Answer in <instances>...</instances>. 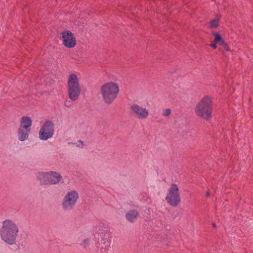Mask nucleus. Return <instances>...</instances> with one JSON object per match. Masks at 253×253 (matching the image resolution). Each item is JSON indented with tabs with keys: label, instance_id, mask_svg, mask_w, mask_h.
I'll return each instance as SVG.
<instances>
[{
	"label": "nucleus",
	"instance_id": "obj_16",
	"mask_svg": "<svg viewBox=\"0 0 253 253\" xmlns=\"http://www.w3.org/2000/svg\"><path fill=\"white\" fill-rule=\"evenodd\" d=\"M100 238L102 241H104V243L107 242L110 239V234L108 232H105L104 233H102V234L100 235Z\"/></svg>",
	"mask_w": 253,
	"mask_h": 253
},
{
	"label": "nucleus",
	"instance_id": "obj_10",
	"mask_svg": "<svg viewBox=\"0 0 253 253\" xmlns=\"http://www.w3.org/2000/svg\"><path fill=\"white\" fill-rule=\"evenodd\" d=\"M130 111L133 115L140 120L146 119L149 115L148 109L136 103L130 106Z\"/></svg>",
	"mask_w": 253,
	"mask_h": 253
},
{
	"label": "nucleus",
	"instance_id": "obj_11",
	"mask_svg": "<svg viewBox=\"0 0 253 253\" xmlns=\"http://www.w3.org/2000/svg\"><path fill=\"white\" fill-rule=\"evenodd\" d=\"M32 125V120L29 116H24L21 118L19 127L31 130Z\"/></svg>",
	"mask_w": 253,
	"mask_h": 253
},
{
	"label": "nucleus",
	"instance_id": "obj_12",
	"mask_svg": "<svg viewBox=\"0 0 253 253\" xmlns=\"http://www.w3.org/2000/svg\"><path fill=\"white\" fill-rule=\"evenodd\" d=\"M30 129L19 127L17 130L18 139L21 141H24L28 138Z\"/></svg>",
	"mask_w": 253,
	"mask_h": 253
},
{
	"label": "nucleus",
	"instance_id": "obj_18",
	"mask_svg": "<svg viewBox=\"0 0 253 253\" xmlns=\"http://www.w3.org/2000/svg\"><path fill=\"white\" fill-rule=\"evenodd\" d=\"M89 244V239H85L84 240L82 243H81V245L84 247H86V246H87Z\"/></svg>",
	"mask_w": 253,
	"mask_h": 253
},
{
	"label": "nucleus",
	"instance_id": "obj_14",
	"mask_svg": "<svg viewBox=\"0 0 253 253\" xmlns=\"http://www.w3.org/2000/svg\"><path fill=\"white\" fill-rule=\"evenodd\" d=\"M212 35L214 36L213 42L218 43L219 45H222L225 42L221 37V35L216 32H212Z\"/></svg>",
	"mask_w": 253,
	"mask_h": 253
},
{
	"label": "nucleus",
	"instance_id": "obj_4",
	"mask_svg": "<svg viewBox=\"0 0 253 253\" xmlns=\"http://www.w3.org/2000/svg\"><path fill=\"white\" fill-rule=\"evenodd\" d=\"M80 74L73 73L68 77L67 81V93L69 98L72 101L77 100L81 94L80 84Z\"/></svg>",
	"mask_w": 253,
	"mask_h": 253
},
{
	"label": "nucleus",
	"instance_id": "obj_8",
	"mask_svg": "<svg viewBox=\"0 0 253 253\" xmlns=\"http://www.w3.org/2000/svg\"><path fill=\"white\" fill-rule=\"evenodd\" d=\"M62 44L66 48H73L77 44V41L74 34L70 31L65 30L60 33Z\"/></svg>",
	"mask_w": 253,
	"mask_h": 253
},
{
	"label": "nucleus",
	"instance_id": "obj_17",
	"mask_svg": "<svg viewBox=\"0 0 253 253\" xmlns=\"http://www.w3.org/2000/svg\"><path fill=\"white\" fill-rule=\"evenodd\" d=\"M171 113V110L169 108L163 109L162 111V115L163 116H168Z\"/></svg>",
	"mask_w": 253,
	"mask_h": 253
},
{
	"label": "nucleus",
	"instance_id": "obj_9",
	"mask_svg": "<svg viewBox=\"0 0 253 253\" xmlns=\"http://www.w3.org/2000/svg\"><path fill=\"white\" fill-rule=\"evenodd\" d=\"M54 125L49 121L45 122L39 131V138L42 140H46L51 138L54 133Z\"/></svg>",
	"mask_w": 253,
	"mask_h": 253
},
{
	"label": "nucleus",
	"instance_id": "obj_3",
	"mask_svg": "<svg viewBox=\"0 0 253 253\" xmlns=\"http://www.w3.org/2000/svg\"><path fill=\"white\" fill-rule=\"evenodd\" d=\"M120 92L119 84L114 82L104 84L100 87V94L105 103L110 105L117 98Z\"/></svg>",
	"mask_w": 253,
	"mask_h": 253
},
{
	"label": "nucleus",
	"instance_id": "obj_7",
	"mask_svg": "<svg viewBox=\"0 0 253 253\" xmlns=\"http://www.w3.org/2000/svg\"><path fill=\"white\" fill-rule=\"evenodd\" d=\"M79 198L78 193L75 190L69 191L64 196L62 207L65 211L71 210L77 203Z\"/></svg>",
	"mask_w": 253,
	"mask_h": 253
},
{
	"label": "nucleus",
	"instance_id": "obj_1",
	"mask_svg": "<svg viewBox=\"0 0 253 253\" xmlns=\"http://www.w3.org/2000/svg\"><path fill=\"white\" fill-rule=\"evenodd\" d=\"M19 231L18 225L13 220L5 219L2 222L0 229L1 239L9 245L15 244Z\"/></svg>",
	"mask_w": 253,
	"mask_h": 253
},
{
	"label": "nucleus",
	"instance_id": "obj_22",
	"mask_svg": "<svg viewBox=\"0 0 253 253\" xmlns=\"http://www.w3.org/2000/svg\"><path fill=\"white\" fill-rule=\"evenodd\" d=\"M69 101H65V105L66 106H69Z\"/></svg>",
	"mask_w": 253,
	"mask_h": 253
},
{
	"label": "nucleus",
	"instance_id": "obj_24",
	"mask_svg": "<svg viewBox=\"0 0 253 253\" xmlns=\"http://www.w3.org/2000/svg\"><path fill=\"white\" fill-rule=\"evenodd\" d=\"M213 226H215V223H213Z\"/></svg>",
	"mask_w": 253,
	"mask_h": 253
},
{
	"label": "nucleus",
	"instance_id": "obj_23",
	"mask_svg": "<svg viewBox=\"0 0 253 253\" xmlns=\"http://www.w3.org/2000/svg\"><path fill=\"white\" fill-rule=\"evenodd\" d=\"M206 196L207 197H209L210 196V192L209 191H207V193H206Z\"/></svg>",
	"mask_w": 253,
	"mask_h": 253
},
{
	"label": "nucleus",
	"instance_id": "obj_13",
	"mask_svg": "<svg viewBox=\"0 0 253 253\" xmlns=\"http://www.w3.org/2000/svg\"><path fill=\"white\" fill-rule=\"evenodd\" d=\"M139 215V214L138 211L135 210H133L128 211L126 213V217L128 221L133 222L137 219Z\"/></svg>",
	"mask_w": 253,
	"mask_h": 253
},
{
	"label": "nucleus",
	"instance_id": "obj_6",
	"mask_svg": "<svg viewBox=\"0 0 253 253\" xmlns=\"http://www.w3.org/2000/svg\"><path fill=\"white\" fill-rule=\"evenodd\" d=\"M38 176L42 184H55L59 183L62 178L60 174L55 171L40 172Z\"/></svg>",
	"mask_w": 253,
	"mask_h": 253
},
{
	"label": "nucleus",
	"instance_id": "obj_19",
	"mask_svg": "<svg viewBox=\"0 0 253 253\" xmlns=\"http://www.w3.org/2000/svg\"><path fill=\"white\" fill-rule=\"evenodd\" d=\"M221 46H223L224 49L226 51H229L230 48L226 42H224Z\"/></svg>",
	"mask_w": 253,
	"mask_h": 253
},
{
	"label": "nucleus",
	"instance_id": "obj_5",
	"mask_svg": "<svg viewBox=\"0 0 253 253\" xmlns=\"http://www.w3.org/2000/svg\"><path fill=\"white\" fill-rule=\"evenodd\" d=\"M167 203L173 207H177L181 202L180 193L177 184H170L165 198Z\"/></svg>",
	"mask_w": 253,
	"mask_h": 253
},
{
	"label": "nucleus",
	"instance_id": "obj_20",
	"mask_svg": "<svg viewBox=\"0 0 253 253\" xmlns=\"http://www.w3.org/2000/svg\"><path fill=\"white\" fill-rule=\"evenodd\" d=\"M216 43H214L213 42V41L212 42V43H211L210 46L212 47V48L213 49H216L217 48V45H216Z\"/></svg>",
	"mask_w": 253,
	"mask_h": 253
},
{
	"label": "nucleus",
	"instance_id": "obj_2",
	"mask_svg": "<svg viewBox=\"0 0 253 253\" xmlns=\"http://www.w3.org/2000/svg\"><path fill=\"white\" fill-rule=\"evenodd\" d=\"M213 99L210 96H204L196 104L195 112L196 115L204 120H209L212 117Z\"/></svg>",
	"mask_w": 253,
	"mask_h": 253
},
{
	"label": "nucleus",
	"instance_id": "obj_21",
	"mask_svg": "<svg viewBox=\"0 0 253 253\" xmlns=\"http://www.w3.org/2000/svg\"><path fill=\"white\" fill-rule=\"evenodd\" d=\"M84 145L83 142L82 141H79L77 144V147H83Z\"/></svg>",
	"mask_w": 253,
	"mask_h": 253
},
{
	"label": "nucleus",
	"instance_id": "obj_15",
	"mask_svg": "<svg viewBox=\"0 0 253 253\" xmlns=\"http://www.w3.org/2000/svg\"><path fill=\"white\" fill-rule=\"evenodd\" d=\"M219 20V17L217 16L215 18H214L213 19L211 20V21L210 22V27L211 28H216L217 27H218V24H219V23H218Z\"/></svg>",
	"mask_w": 253,
	"mask_h": 253
}]
</instances>
